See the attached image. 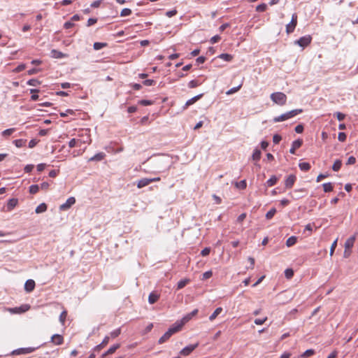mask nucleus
Returning <instances> with one entry per match:
<instances>
[{
	"mask_svg": "<svg viewBox=\"0 0 358 358\" xmlns=\"http://www.w3.org/2000/svg\"><path fill=\"white\" fill-rule=\"evenodd\" d=\"M181 329V324H178L176 322H175L169 329L167 331H166L164 335L159 338L158 341L159 344H162L165 343L166 341H168L170 337L174 334L175 333H177Z\"/></svg>",
	"mask_w": 358,
	"mask_h": 358,
	"instance_id": "nucleus-1",
	"label": "nucleus"
},
{
	"mask_svg": "<svg viewBox=\"0 0 358 358\" xmlns=\"http://www.w3.org/2000/svg\"><path fill=\"white\" fill-rule=\"evenodd\" d=\"M271 99L275 103L283 106L287 101V96L282 92H273L271 94Z\"/></svg>",
	"mask_w": 358,
	"mask_h": 358,
	"instance_id": "nucleus-2",
	"label": "nucleus"
},
{
	"mask_svg": "<svg viewBox=\"0 0 358 358\" xmlns=\"http://www.w3.org/2000/svg\"><path fill=\"white\" fill-rule=\"evenodd\" d=\"M40 346L37 347H28V348H21L16 350H14L11 352V355H27L34 352L35 350L38 349Z\"/></svg>",
	"mask_w": 358,
	"mask_h": 358,
	"instance_id": "nucleus-3",
	"label": "nucleus"
},
{
	"mask_svg": "<svg viewBox=\"0 0 358 358\" xmlns=\"http://www.w3.org/2000/svg\"><path fill=\"white\" fill-rule=\"evenodd\" d=\"M91 140L90 137H87L86 140H82L80 138H72L69 141V148H72L74 147H80L83 143H90Z\"/></svg>",
	"mask_w": 358,
	"mask_h": 358,
	"instance_id": "nucleus-4",
	"label": "nucleus"
},
{
	"mask_svg": "<svg viewBox=\"0 0 358 358\" xmlns=\"http://www.w3.org/2000/svg\"><path fill=\"white\" fill-rule=\"evenodd\" d=\"M297 15L294 13L292 16L290 22L286 26V32L289 34L292 33L297 24Z\"/></svg>",
	"mask_w": 358,
	"mask_h": 358,
	"instance_id": "nucleus-5",
	"label": "nucleus"
},
{
	"mask_svg": "<svg viewBox=\"0 0 358 358\" xmlns=\"http://www.w3.org/2000/svg\"><path fill=\"white\" fill-rule=\"evenodd\" d=\"M198 309H194L192 312L185 315L180 321H177L176 323L178 324H181L182 327L185 323L192 320V318L194 317L198 313Z\"/></svg>",
	"mask_w": 358,
	"mask_h": 358,
	"instance_id": "nucleus-6",
	"label": "nucleus"
},
{
	"mask_svg": "<svg viewBox=\"0 0 358 358\" xmlns=\"http://www.w3.org/2000/svg\"><path fill=\"white\" fill-rule=\"evenodd\" d=\"M312 41V38L310 35H306L301 37L299 40L295 41V43L299 45L300 47L306 48L307 47Z\"/></svg>",
	"mask_w": 358,
	"mask_h": 358,
	"instance_id": "nucleus-7",
	"label": "nucleus"
},
{
	"mask_svg": "<svg viewBox=\"0 0 358 358\" xmlns=\"http://www.w3.org/2000/svg\"><path fill=\"white\" fill-rule=\"evenodd\" d=\"M198 345H199L198 343H196L195 344L187 345L186 347H185L180 351V355H183V356H187L192 352H193L198 347Z\"/></svg>",
	"mask_w": 358,
	"mask_h": 358,
	"instance_id": "nucleus-8",
	"label": "nucleus"
},
{
	"mask_svg": "<svg viewBox=\"0 0 358 358\" xmlns=\"http://www.w3.org/2000/svg\"><path fill=\"white\" fill-rule=\"evenodd\" d=\"M76 203V199L73 196H71L67 199L65 203L59 206L61 211L67 210Z\"/></svg>",
	"mask_w": 358,
	"mask_h": 358,
	"instance_id": "nucleus-9",
	"label": "nucleus"
},
{
	"mask_svg": "<svg viewBox=\"0 0 358 358\" xmlns=\"http://www.w3.org/2000/svg\"><path fill=\"white\" fill-rule=\"evenodd\" d=\"M50 342L56 345H60L64 343V337L58 334H55L51 336Z\"/></svg>",
	"mask_w": 358,
	"mask_h": 358,
	"instance_id": "nucleus-10",
	"label": "nucleus"
},
{
	"mask_svg": "<svg viewBox=\"0 0 358 358\" xmlns=\"http://www.w3.org/2000/svg\"><path fill=\"white\" fill-rule=\"evenodd\" d=\"M296 180V177L294 175H289L285 181V187L287 189H290L293 187L295 181Z\"/></svg>",
	"mask_w": 358,
	"mask_h": 358,
	"instance_id": "nucleus-11",
	"label": "nucleus"
},
{
	"mask_svg": "<svg viewBox=\"0 0 358 358\" xmlns=\"http://www.w3.org/2000/svg\"><path fill=\"white\" fill-rule=\"evenodd\" d=\"M303 144V141L301 139H297L292 142L291 148L289 149V152L291 154H295V151L296 149L299 148Z\"/></svg>",
	"mask_w": 358,
	"mask_h": 358,
	"instance_id": "nucleus-12",
	"label": "nucleus"
},
{
	"mask_svg": "<svg viewBox=\"0 0 358 358\" xmlns=\"http://www.w3.org/2000/svg\"><path fill=\"white\" fill-rule=\"evenodd\" d=\"M35 282L34 280L29 279L25 282L24 289L27 292H31L34 289Z\"/></svg>",
	"mask_w": 358,
	"mask_h": 358,
	"instance_id": "nucleus-13",
	"label": "nucleus"
},
{
	"mask_svg": "<svg viewBox=\"0 0 358 358\" xmlns=\"http://www.w3.org/2000/svg\"><path fill=\"white\" fill-rule=\"evenodd\" d=\"M203 96V94H198L190 99L187 100L183 106V109H186L190 105L194 103Z\"/></svg>",
	"mask_w": 358,
	"mask_h": 358,
	"instance_id": "nucleus-14",
	"label": "nucleus"
},
{
	"mask_svg": "<svg viewBox=\"0 0 358 358\" xmlns=\"http://www.w3.org/2000/svg\"><path fill=\"white\" fill-rule=\"evenodd\" d=\"M106 157L105 153L103 152H99L90 157L88 159V162H100L104 159Z\"/></svg>",
	"mask_w": 358,
	"mask_h": 358,
	"instance_id": "nucleus-15",
	"label": "nucleus"
},
{
	"mask_svg": "<svg viewBox=\"0 0 358 358\" xmlns=\"http://www.w3.org/2000/svg\"><path fill=\"white\" fill-rule=\"evenodd\" d=\"M355 241V236H352L348 238L345 243V249L350 250L353 247Z\"/></svg>",
	"mask_w": 358,
	"mask_h": 358,
	"instance_id": "nucleus-16",
	"label": "nucleus"
},
{
	"mask_svg": "<svg viewBox=\"0 0 358 358\" xmlns=\"http://www.w3.org/2000/svg\"><path fill=\"white\" fill-rule=\"evenodd\" d=\"M109 340H110V336H106L105 338H103V340L102 341V342L94 348V350L99 351L101 349H102L104 346H106L108 343Z\"/></svg>",
	"mask_w": 358,
	"mask_h": 358,
	"instance_id": "nucleus-17",
	"label": "nucleus"
},
{
	"mask_svg": "<svg viewBox=\"0 0 358 358\" xmlns=\"http://www.w3.org/2000/svg\"><path fill=\"white\" fill-rule=\"evenodd\" d=\"M30 306L29 305L24 304L21 306L19 308H15L13 309H11V312L14 313H20L27 311L29 309Z\"/></svg>",
	"mask_w": 358,
	"mask_h": 358,
	"instance_id": "nucleus-18",
	"label": "nucleus"
},
{
	"mask_svg": "<svg viewBox=\"0 0 358 358\" xmlns=\"http://www.w3.org/2000/svg\"><path fill=\"white\" fill-rule=\"evenodd\" d=\"M151 183V180L147 178H142L137 182V187L142 188Z\"/></svg>",
	"mask_w": 358,
	"mask_h": 358,
	"instance_id": "nucleus-19",
	"label": "nucleus"
},
{
	"mask_svg": "<svg viewBox=\"0 0 358 358\" xmlns=\"http://www.w3.org/2000/svg\"><path fill=\"white\" fill-rule=\"evenodd\" d=\"M120 347V344H119V343L112 345L106 352H105L103 354V357L113 354Z\"/></svg>",
	"mask_w": 358,
	"mask_h": 358,
	"instance_id": "nucleus-20",
	"label": "nucleus"
},
{
	"mask_svg": "<svg viewBox=\"0 0 358 358\" xmlns=\"http://www.w3.org/2000/svg\"><path fill=\"white\" fill-rule=\"evenodd\" d=\"M159 298V295L155 292H151L148 296V302L150 304H154Z\"/></svg>",
	"mask_w": 358,
	"mask_h": 358,
	"instance_id": "nucleus-21",
	"label": "nucleus"
},
{
	"mask_svg": "<svg viewBox=\"0 0 358 358\" xmlns=\"http://www.w3.org/2000/svg\"><path fill=\"white\" fill-rule=\"evenodd\" d=\"M287 120H289V115L287 114V112L284 113V114H282L279 116H276L273 118V121L274 122H283V121H285Z\"/></svg>",
	"mask_w": 358,
	"mask_h": 358,
	"instance_id": "nucleus-22",
	"label": "nucleus"
},
{
	"mask_svg": "<svg viewBox=\"0 0 358 358\" xmlns=\"http://www.w3.org/2000/svg\"><path fill=\"white\" fill-rule=\"evenodd\" d=\"M47 205L45 203H42L36 207L35 212L38 214L44 213L47 210Z\"/></svg>",
	"mask_w": 358,
	"mask_h": 358,
	"instance_id": "nucleus-23",
	"label": "nucleus"
},
{
	"mask_svg": "<svg viewBox=\"0 0 358 358\" xmlns=\"http://www.w3.org/2000/svg\"><path fill=\"white\" fill-rule=\"evenodd\" d=\"M262 152L258 148H255L253 151L252 158L254 161H259L261 158Z\"/></svg>",
	"mask_w": 358,
	"mask_h": 358,
	"instance_id": "nucleus-24",
	"label": "nucleus"
},
{
	"mask_svg": "<svg viewBox=\"0 0 358 358\" xmlns=\"http://www.w3.org/2000/svg\"><path fill=\"white\" fill-rule=\"evenodd\" d=\"M297 241V238L295 236H292L288 238L286 241V245L287 247H291L296 244Z\"/></svg>",
	"mask_w": 358,
	"mask_h": 358,
	"instance_id": "nucleus-25",
	"label": "nucleus"
},
{
	"mask_svg": "<svg viewBox=\"0 0 358 358\" xmlns=\"http://www.w3.org/2000/svg\"><path fill=\"white\" fill-rule=\"evenodd\" d=\"M18 203V200L17 199H10L8 200V205H7V207H8V210H11L13 209V208H15L17 204Z\"/></svg>",
	"mask_w": 358,
	"mask_h": 358,
	"instance_id": "nucleus-26",
	"label": "nucleus"
},
{
	"mask_svg": "<svg viewBox=\"0 0 358 358\" xmlns=\"http://www.w3.org/2000/svg\"><path fill=\"white\" fill-rule=\"evenodd\" d=\"M222 308H221V307L217 308L215 310V311L210 315L209 320L210 321L214 320L217 317V316L222 313Z\"/></svg>",
	"mask_w": 358,
	"mask_h": 358,
	"instance_id": "nucleus-27",
	"label": "nucleus"
},
{
	"mask_svg": "<svg viewBox=\"0 0 358 358\" xmlns=\"http://www.w3.org/2000/svg\"><path fill=\"white\" fill-rule=\"evenodd\" d=\"M189 282V279H182L177 283V289H181Z\"/></svg>",
	"mask_w": 358,
	"mask_h": 358,
	"instance_id": "nucleus-28",
	"label": "nucleus"
},
{
	"mask_svg": "<svg viewBox=\"0 0 358 358\" xmlns=\"http://www.w3.org/2000/svg\"><path fill=\"white\" fill-rule=\"evenodd\" d=\"M299 169L303 171H308L310 169V164L308 162H301L299 164Z\"/></svg>",
	"mask_w": 358,
	"mask_h": 358,
	"instance_id": "nucleus-29",
	"label": "nucleus"
},
{
	"mask_svg": "<svg viewBox=\"0 0 358 358\" xmlns=\"http://www.w3.org/2000/svg\"><path fill=\"white\" fill-rule=\"evenodd\" d=\"M303 112V110L302 109H294V110H292L290 111H288L287 112V114L289 115V119Z\"/></svg>",
	"mask_w": 358,
	"mask_h": 358,
	"instance_id": "nucleus-30",
	"label": "nucleus"
},
{
	"mask_svg": "<svg viewBox=\"0 0 358 358\" xmlns=\"http://www.w3.org/2000/svg\"><path fill=\"white\" fill-rule=\"evenodd\" d=\"M219 58L226 61V62H230L233 59V56L230 54H228V53H222V54H220L219 56H218Z\"/></svg>",
	"mask_w": 358,
	"mask_h": 358,
	"instance_id": "nucleus-31",
	"label": "nucleus"
},
{
	"mask_svg": "<svg viewBox=\"0 0 358 358\" xmlns=\"http://www.w3.org/2000/svg\"><path fill=\"white\" fill-rule=\"evenodd\" d=\"M278 178L275 176H272L267 181L266 185L268 187H272L276 184Z\"/></svg>",
	"mask_w": 358,
	"mask_h": 358,
	"instance_id": "nucleus-32",
	"label": "nucleus"
},
{
	"mask_svg": "<svg viewBox=\"0 0 358 358\" xmlns=\"http://www.w3.org/2000/svg\"><path fill=\"white\" fill-rule=\"evenodd\" d=\"M341 166H342V162L341 160L340 159H336L333 166H332V169L334 171H338L341 168Z\"/></svg>",
	"mask_w": 358,
	"mask_h": 358,
	"instance_id": "nucleus-33",
	"label": "nucleus"
},
{
	"mask_svg": "<svg viewBox=\"0 0 358 358\" xmlns=\"http://www.w3.org/2000/svg\"><path fill=\"white\" fill-rule=\"evenodd\" d=\"M27 140L25 139H16L13 141V143L17 148L24 147L26 144Z\"/></svg>",
	"mask_w": 358,
	"mask_h": 358,
	"instance_id": "nucleus-34",
	"label": "nucleus"
},
{
	"mask_svg": "<svg viewBox=\"0 0 358 358\" xmlns=\"http://www.w3.org/2000/svg\"><path fill=\"white\" fill-rule=\"evenodd\" d=\"M322 187L324 192H330L333 190V185L331 182L324 183Z\"/></svg>",
	"mask_w": 358,
	"mask_h": 358,
	"instance_id": "nucleus-35",
	"label": "nucleus"
},
{
	"mask_svg": "<svg viewBox=\"0 0 358 358\" xmlns=\"http://www.w3.org/2000/svg\"><path fill=\"white\" fill-rule=\"evenodd\" d=\"M276 213V209L275 208H272L270 210H268L266 214V218L267 220H271L273 217Z\"/></svg>",
	"mask_w": 358,
	"mask_h": 358,
	"instance_id": "nucleus-36",
	"label": "nucleus"
},
{
	"mask_svg": "<svg viewBox=\"0 0 358 358\" xmlns=\"http://www.w3.org/2000/svg\"><path fill=\"white\" fill-rule=\"evenodd\" d=\"M27 84L28 85H30V86H34V87H36L38 85H39L41 84V81H39L37 79H35V78H32V79H30L27 82Z\"/></svg>",
	"mask_w": 358,
	"mask_h": 358,
	"instance_id": "nucleus-37",
	"label": "nucleus"
},
{
	"mask_svg": "<svg viewBox=\"0 0 358 358\" xmlns=\"http://www.w3.org/2000/svg\"><path fill=\"white\" fill-rule=\"evenodd\" d=\"M201 85V83L198 80H192L188 83V87L189 88H195Z\"/></svg>",
	"mask_w": 358,
	"mask_h": 358,
	"instance_id": "nucleus-38",
	"label": "nucleus"
},
{
	"mask_svg": "<svg viewBox=\"0 0 358 358\" xmlns=\"http://www.w3.org/2000/svg\"><path fill=\"white\" fill-rule=\"evenodd\" d=\"M106 45H107V44L106 43L96 42L94 43L93 48L96 50H99L102 49L103 48L106 47Z\"/></svg>",
	"mask_w": 358,
	"mask_h": 358,
	"instance_id": "nucleus-39",
	"label": "nucleus"
},
{
	"mask_svg": "<svg viewBox=\"0 0 358 358\" xmlns=\"http://www.w3.org/2000/svg\"><path fill=\"white\" fill-rule=\"evenodd\" d=\"M39 189H40V187H39L38 185H31L29 187V191L30 194H34L38 192Z\"/></svg>",
	"mask_w": 358,
	"mask_h": 358,
	"instance_id": "nucleus-40",
	"label": "nucleus"
},
{
	"mask_svg": "<svg viewBox=\"0 0 358 358\" xmlns=\"http://www.w3.org/2000/svg\"><path fill=\"white\" fill-rule=\"evenodd\" d=\"M15 131V128L7 129L2 131L1 135L3 136L7 137V136L11 135Z\"/></svg>",
	"mask_w": 358,
	"mask_h": 358,
	"instance_id": "nucleus-41",
	"label": "nucleus"
},
{
	"mask_svg": "<svg viewBox=\"0 0 358 358\" xmlns=\"http://www.w3.org/2000/svg\"><path fill=\"white\" fill-rule=\"evenodd\" d=\"M52 56L55 58H62L64 57V54L62 52L57 51L56 50H52L51 51Z\"/></svg>",
	"mask_w": 358,
	"mask_h": 358,
	"instance_id": "nucleus-42",
	"label": "nucleus"
},
{
	"mask_svg": "<svg viewBox=\"0 0 358 358\" xmlns=\"http://www.w3.org/2000/svg\"><path fill=\"white\" fill-rule=\"evenodd\" d=\"M121 334L120 328L116 329L110 333V336L112 338H115Z\"/></svg>",
	"mask_w": 358,
	"mask_h": 358,
	"instance_id": "nucleus-43",
	"label": "nucleus"
},
{
	"mask_svg": "<svg viewBox=\"0 0 358 358\" xmlns=\"http://www.w3.org/2000/svg\"><path fill=\"white\" fill-rule=\"evenodd\" d=\"M241 86L242 85H239L237 87H232L231 88L230 90H229L227 92H226V94L227 95H231L236 92H238L241 88Z\"/></svg>",
	"mask_w": 358,
	"mask_h": 358,
	"instance_id": "nucleus-44",
	"label": "nucleus"
},
{
	"mask_svg": "<svg viewBox=\"0 0 358 358\" xmlns=\"http://www.w3.org/2000/svg\"><path fill=\"white\" fill-rule=\"evenodd\" d=\"M154 101L151 100H147V99H141L138 101V104L141 106H150L153 104Z\"/></svg>",
	"mask_w": 358,
	"mask_h": 358,
	"instance_id": "nucleus-45",
	"label": "nucleus"
},
{
	"mask_svg": "<svg viewBox=\"0 0 358 358\" xmlns=\"http://www.w3.org/2000/svg\"><path fill=\"white\" fill-rule=\"evenodd\" d=\"M236 186L239 189H244L247 187L246 181L245 180H241L236 183Z\"/></svg>",
	"mask_w": 358,
	"mask_h": 358,
	"instance_id": "nucleus-46",
	"label": "nucleus"
},
{
	"mask_svg": "<svg viewBox=\"0 0 358 358\" xmlns=\"http://www.w3.org/2000/svg\"><path fill=\"white\" fill-rule=\"evenodd\" d=\"M285 275L287 279H290L294 275V271L292 268H287L285 271Z\"/></svg>",
	"mask_w": 358,
	"mask_h": 358,
	"instance_id": "nucleus-47",
	"label": "nucleus"
},
{
	"mask_svg": "<svg viewBox=\"0 0 358 358\" xmlns=\"http://www.w3.org/2000/svg\"><path fill=\"white\" fill-rule=\"evenodd\" d=\"M267 8V5L266 3L259 4L256 7V11L257 12H264Z\"/></svg>",
	"mask_w": 358,
	"mask_h": 358,
	"instance_id": "nucleus-48",
	"label": "nucleus"
},
{
	"mask_svg": "<svg viewBox=\"0 0 358 358\" xmlns=\"http://www.w3.org/2000/svg\"><path fill=\"white\" fill-rule=\"evenodd\" d=\"M131 14V10L130 8H123L120 13L122 17L129 16Z\"/></svg>",
	"mask_w": 358,
	"mask_h": 358,
	"instance_id": "nucleus-49",
	"label": "nucleus"
},
{
	"mask_svg": "<svg viewBox=\"0 0 358 358\" xmlns=\"http://www.w3.org/2000/svg\"><path fill=\"white\" fill-rule=\"evenodd\" d=\"M267 320V317H265L264 318H257L255 320L254 322L257 325H261L263 324Z\"/></svg>",
	"mask_w": 358,
	"mask_h": 358,
	"instance_id": "nucleus-50",
	"label": "nucleus"
},
{
	"mask_svg": "<svg viewBox=\"0 0 358 358\" xmlns=\"http://www.w3.org/2000/svg\"><path fill=\"white\" fill-rule=\"evenodd\" d=\"M315 353V351L312 349H308L306 350L301 355L303 357H307L313 355Z\"/></svg>",
	"mask_w": 358,
	"mask_h": 358,
	"instance_id": "nucleus-51",
	"label": "nucleus"
},
{
	"mask_svg": "<svg viewBox=\"0 0 358 358\" xmlns=\"http://www.w3.org/2000/svg\"><path fill=\"white\" fill-rule=\"evenodd\" d=\"M213 275L212 271H208L203 273L202 275V280H207L210 278Z\"/></svg>",
	"mask_w": 358,
	"mask_h": 358,
	"instance_id": "nucleus-52",
	"label": "nucleus"
},
{
	"mask_svg": "<svg viewBox=\"0 0 358 358\" xmlns=\"http://www.w3.org/2000/svg\"><path fill=\"white\" fill-rule=\"evenodd\" d=\"M155 83H156L155 80H152V79H147L143 82V84L145 86H152V85H155Z\"/></svg>",
	"mask_w": 358,
	"mask_h": 358,
	"instance_id": "nucleus-53",
	"label": "nucleus"
},
{
	"mask_svg": "<svg viewBox=\"0 0 358 358\" xmlns=\"http://www.w3.org/2000/svg\"><path fill=\"white\" fill-rule=\"evenodd\" d=\"M26 65L24 64H19L15 69L14 72L19 73L25 69Z\"/></svg>",
	"mask_w": 358,
	"mask_h": 358,
	"instance_id": "nucleus-54",
	"label": "nucleus"
},
{
	"mask_svg": "<svg viewBox=\"0 0 358 358\" xmlns=\"http://www.w3.org/2000/svg\"><path fill=\"white\" fill-rule=\"evenodd\" d=\"M75 113L74 111L72 110V109H67L66 110L65 112H61L60 113V116L61 117H66L69 114L70 115H73Z\"/></svg>",
	"mask_w": 358,
	"mask_h": 358,
	"instance_id": "nucleus-55",
	"label": "nucleus"
},
{
	"mask_svg": "<svg viewBox=\"0 0 358 358\" xmlns=\"http://www.w3.org/2000/svg\"><path fill=\"white\" fill-rule=\"evenodd\" d=\"M347 135L344 132H340L338 136V139L341 142H344L346 140Z\"/></svg>",
	"mask_w": 358,
	"mask_h": 358,
	"instance_id": "nucleus-56",
	"label": "nucleus"
},
{
	"mask_svg": "<svg viewBox=\"0 0 358 358\" xmlns=\"http://www.w3.org/2000/svg\"><path fill=\"white\" fill-rule=\"evenodd\" d=\"M337 241L338 239H336L333 243L331 244V248H330V256H332L334 255V250H335V248H336L337 246Z\"/></svg>",
	"mask_w": 358,
	"mask_h": 358,
	"instance_id": "nucleus-57",
	"label": "nucleus"
},
{
	"mask_svg": "<svg viewBox=\"0 0 358 358\" xmlns=\"http://www.w3.org/2000/svg\"><path fill=\"white\" fill-rule=\"evenodd\" d=\"M67 313L66 311L64 310L62 312V313L59 315V321L62 324H64L66 317Z\"/></svg>",
	"mask_w": 358,
	"mask_h": 358,
	"instance_id": "nucleus-58",
	"label": "nucleus"
},
{
	"mask_svg": "<svg viewBox=\"0 0 358 358\" xmlns=\"http://www.w3.org/2000/svg\"><path fill=\"white\" fill-rule=\"evenodd\" d=\"M282 140V137L279 134H275L273 137V141L275 144H278Z\"/></svg>",
	"mask_w": 358,
	"mask_h": 358,
	"instance_id": "nucleus-59",
	"label": "nucleus"
},
{
	"mask_svg": "<svg viewBox=\"0 0 358 358\" xmlns=\"http://www.w3.org/2000/svg\"><path fill=\"white\" fill-rule=\"evenodd\" d=\"M210 252V248H205L201 250V255L203 257H206L209 255Z\"/></svg>",
	"mask_w": 358,
	"mask_h": 358,
	"instance_id": "nucleus-60",
	"label": "nucleus"
},
{
	"mask_svg": "<svg viewBox=\"0 0 358 358\" xmlns=\"http://www.w3.org/2000/svg\"><path fill=\"white\" fill-rule=\"evenodd\" d=\"M355 162H356V158L355 157H353V156H350L348 158L346 164L347 165H352V164H355Z\"/></svg>",
	"mask_w": 358,
	"mask_h": 358,
	"instance_id": "nucleus-61",
	"label": "nucleus"
},
{
	"mask_svg": "<svg viewBox=\"0 0 358 358\" xmlns=\"http://www.w3.org/2000/svg\"><path fill=\"white\" fill-rule=\"evenodd\" d=\"M335 115L336 116V117H337L338 120H339V121H342V120H344V118H345V114L341 113H340V112H336V113H335Z\"/></svg>",
	"mask_w": 358,
	"mask_h": 358,
	"instance_id": "nucleus-62",
	"label": "nucleus"
},
{
	"mask_svg": "<svg viewBox=\"0 0 358 358\" xmlns=\"http://www.w3.org/2000/svg\"><path fill=\"white\" fill-rule=\"evenodd\" d=\"M97 22L96 18H89L87 22V26L90 27Z\"/></svg>",
	"mask_w": 358,
	"mask_h": 358,
	"instance_id": "nucleus-63",
	"label": "nucleus"
},
{
	"mask_svg": "<svg viewBox=\"0 0 358 358\" xmlns=\"http://www.w3.org/2000/svg\"><path fill=\"white\" fill-rule=\"evenodd\" d=\"M294 130L297 134H301L303 131V126L302 124H298Z\"/></svg>",
	"mask_w": 358,
	"mask_h": 358,
	"instance_id": "nucleus-64",
	"label": "nucleus"
}]
</instances>
